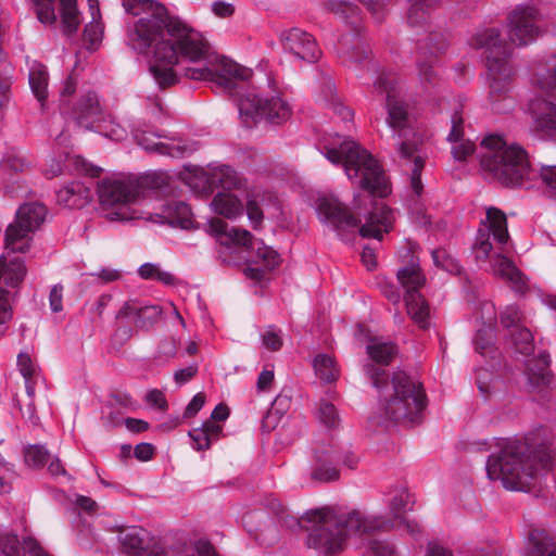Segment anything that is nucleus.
<instances>
[{"instance_id":"obj_39","label":"nucleus","mask_w":556,"mask_h":556,"mask_svg":"<svg viewBox=\"0 0 556 556\" xmlns=\"http://www.w3.org/2000/svg\"><path fill=\"white\" fill-rule=\"evenodd\" d=\"M316 376L324 382H333L339 378L340 370L334 359L327 354H319L314 359Z\"/></svg>"},{"instance_id":"obj_64","label":"nucleus","mask_w":556,"mask_h":556,"mask_svg":"<svg viewBox=\"0 0 556 556\" xmlns=\"http://www.w3.org/2000/svg\"><path fill=\"white\" fill-rule=\"evenodd\" d=\"M198 372V366L197 365H190L186 368H181L177 370L174 375V379L177 384H184L191 380Z\"/></svg>"},{"instance_id":"obj_25","label":"nucleus","mask_w":556,"mask_h":556,"mask_svg":"<svg viewBox=\"0 0 556 556\" xmlns=\"http://www.w3.org/2000/svg\"><path fill=\"white\" fill-rule=\"evenodd\" d=\"M156 222L177 225L188 228L191 224V210L181 201L172 200L162 205L161 213H156Z\"/></svg>"},{"instance_id":"obj_35","label":"nucleus","mask_w":556,"mask_h":556,"mask_svg":"<svg viewBox=\"0 0 556 556\" xmlns=\"http://www.w3.org/2000/svg\"><path fill=\"white\" fill-rule=\"evenodd\" d=\"M367 354L374 362L380 365H389L397 355V348L392 342L370 339L367 345Z\"/></svg>"},{"instance_id":"obj_58","label":"nucleus","mask_w":556,"mask_h":556,"mask_svg":"<svg viewBox=\"0 0 556 556\" xmlns=\"http://www.w3.org/2000/svg\"><path fill=\"white\" fill-rule=\"evenodd\" d=\"M194 551L198 556H218L215 546L205 538H199L193 541Z\"/></svg>"},{"instance_id":"obj_51","label":"nucleus","mask_w":556,"mask_h":556,"mask_svg":"<svg viewBox=\"0 0 556 556\" xmlns=\"http://www.w3.org/2000/svg\"><path fill=\"white\" fill-rule=\"evenodd\" d=\"M247 215L254 229H257L262 225L264 215L255 197H251L247 201Z\"/></svg>"},{"instance_id":"obj_41","label":"nucleus","mask_w":556,"mask_h":556,"mask_svg":"<svg viewBox=\"0 0 556 556\" xmlns=\"http://www.w3.org/2000/svg\"><path fill=\"white\" fill-rule=\"evenodd\" d=\"M139 276L146 280H155L166 286L176 283V277L154 263H146L138 269Z\"/></svg>"},{"instance_id":"obj_27","label":"nucleus","mask_w":556,"mask_h":556,"mask_svg":"<svg viewBox=\"0 0 556 556\" xmlns=\"http://www.w3.org/2000/svg\"><path fill=\"white\" fill-rule=\"evenodd\" d=\"M118 542L124 553L138 556L148 548L149 535L142 528L127 527L119 530Z\"/></svg>"},{"instance_id":"obj_32","label":"nucleus","mask_w":556,"mask_h":556,"mask_svg":"<svg viewBox=\"0 0 556 556\" xmlns=\"http://www.w3.org/2000/svg\"><path fill=\"white\" fill-rule=\"evenodd\" d=\"M535 83L543 91L556 96V55H552L535 68Z\"/></svg>"},{"instance_id":"obj_47","label":"nucleus","mask_w":556,"mask_h":556,"mask_svg":"<svg viewBox=\"0 0 556 556\" xmlns=\"http://www.w3.org/2000/svg\"><path fill=\"white\" fill-rule=\"evenodd\" d=\"M523 315L516 305H508L501 313V324L510 330H517L518 328L525 327L522 325Z\"/></svg>"},{"instance_id":"obj_37","label":"nucleus","mask_w":556,"mask_h":556,"mask_svg":"<svg viewBox=\"0 0 556 556\" xmlns=\"http://www.w3.org/2000/svg\"><path fill=\"white\" fill-rule=\"evenodd\" d=\"M29 85L39 102H43L48 94V72L40 63H35L29 71Z\"/></svg>"},{"instance_id":"obj_49","label":"nucleus","mask_w":556,"mask_h":556,"mask_svg":"<svg viewBox=\"0 0 556 556\" xmlns=\"http://www.w3.org/2000/svg\"><path fill=\"white\" fill-rule=\"evenodd\" d=\"M539 177L542 185L545 187L551 195L556 194V166L555 165H542L539 172H535V177Z\"/></svg>"},{"instance_id":"obj_55","label":"nucleus","mask_w":556,"mask_h":556,"mask_svg":"<svg viewBox=\"0 0 556 556\" xmlns=\"http://www.w3.org/2000/svg\"><path fill=\"white\" fill-rule=\"evenodd\" d=\"M420 304L414 305V311L416 312L417 316H413V314H407L410 316V318L418 324L421 328H426L428 325V316H429V308L425 301V299L420 295Z\"/></svg>"},{"instance_id":"obj_3","label":"nucleus","mask_w":556,"mask_h":556,"mask_svg":"<svg viewBox=\"0 0 556 556\" xmlns=\"http://www.w3.org/2000/svg\"><path fill=\"white\" fill-rule=\"evenodd\" d=\"M365 370L379 391L378 422H420L427 401L425 390L418 381L401 370L394 372L390 380L386 370L370 364L365 366Z\"/></svg>"},{"instance_id":"obj_54","label":"nucleus","mask_w":556,"mask_h":556,"mask_svg":"<svg viewBox=\"0 0 556 556\" xmlns=\"http://www.w3.org/2000/svg\"><path fill=\"white\" fill-rule=\"evenodd\" d=\"M367 10L371 13L374 18L378 22L382 21L386 15V8L390 0H359Z\"/></svg>"},{"instance_id":"obj_17","label":"nucleus","mask_w":556,"mask_h":556,"mask_svg":"<svg viewBox=\"0 0 556 556\" xmlns=\"http://www.w3.org/2000/svg\"><path fill=\"white\" fill-rule=\"evenodd\" d=\"M396 277L401 286L405 289V302L407 312L417 316L414 311L415 304H420L419 289L424 287L426 278L420 271L419 264L414 260L406 266L401 267Z\"/></svg>"},{"instance_id":"obj_48","label":"nucleus","mask_w":556,"mask_h":556,"mask_svg":"<svg viewBox=\"0 0 556 556\" xmlns=\"http://www.w3.org/2000/svg\"><path fill=\"white\" fill-rule=\"evenodd\" d=\"M41 23L52 24L56 21L54 0H31Z\"/></svg>"},{"instance_id":"obj_13","label":"nucleus","mask_w":556,"mask_h":556,"mask_svg":"<svg viewBox=\"0 0 556 556\" xmlns=\"http://www.w3.org/2000/svg\"><path fill=\"white\" fill-rule=\"evenodd\" d=\"M238 110L242 122L247 125L252 124L257 116L280 124L291 115L289 104L279 96L262 97L253 92H248L240 98Z\"/></svg>"},{"instance_id":"obj_12","label":"nucleus","mask_w":556,"mask_h":556,"mask_svg":"<svg viewBox=\"0 0 556 556\" xmlns=\"http://www.w3.org/2000/svg\"><path fill=\"white\" fill-rule=\"evenodd\" d=\"M47 216V208L42 203L29 202L21 205L15 219L4 233L7 253H26L33 243V235L40 228Z\"/></svg>"},{"instance_id":"obj_50","label":"nucleus","mask_w":556,"mask_h":556,"mask_svg":"<svg viewBox=\"0 0 556 556\" xmlns=\"http://www.w3.org/2000/svg\"><path fill=\"white\" fill-rule=\"evenodd\" d=\"M494 337V328L492 326L479 329L475 337L476 351L484 354L492 346Z\"/></svg>"},{"instance_id":"obj_38","label":"nucleus","mask_w":556,"mask_h":556,"mask_svg":"<svg viewBox=\"0 0 556 556\" xmlns=\"http://www.w3.org/2000/svg\"><path fill=\"white\" fill-rule=\"evenodd\" d=\"M60 4L64 33L72 35L77 31L80 25L77 0H60Z\"/></svg>"},{"instance_id":"obj_18","label":"nucleus","mask_w":556,"mask_h":556,"mask_svg":"<svg viewBox=\"0 0 556 556\" xmlns=\"http://www.w3.org/2000/svg\"><path fill=\"white\" fill-rule=\"evenodd\" d=\"M451 121V131L447 140L453 144L452 154L457 161H464L475 152V143L469 139H464V119L462 115V104L454 102L452 112L448 115Z\"/></svg>"},{"instance_id":"obj_30","label":"nucleus","mask_w":556,"mask_h":556,"mask_svg":"<svg viewBox=\"0 0 556 556\" xmlns=\"http://www.w3.org/2000/svg\"><path fill=\"white\" fill-rule=\"evenodd\" d=\"M533 361L527 362V376L529 384L533 389H541L546 387L551 381V375L548 371L549 366V357L545 353H541L539 355L538 361H535L534 366H532Z\"/></svg>"},{"instance_id":"obj_5","label":"nucleus","mask_w":556,"mask_h":556,"mask_svg":"<svg viewBox=\"0 0 556 556\" xmlns=\"http://www.w3.org/2000/svg\"><path fill=\"white\" fill-rule=\"evenodd\" d=\"M319 149L329 162L343 166L350 180H354L370 194L386 197L390 192L378 161L354 140L334 135L324 138Z\"/></svg>"},{"instance_id":"obj_36","label":"nucleus","mask_w":556,"mask_h":556,"mask_svg":"<svg viewBox=\"0 0 556 556\" xmlns=\"http://www.w3.org/2000/svg\"><path fill=\"white\" fill-rule=\"evenodd\" d=\"M91 13V22H89L84 30V37L91 47L97 46L103 36V24L101 23V14L98 0H88Z\"/></svg>"},{"instance_id":"obj_31","label":"nucleus","mask_w":556,"mask_h":556,"mask_svg":"<svg viewBox=\"0 0 556 556\" xmlns=\"http://www.w3.org/2000/svg\"><path fill=\"white\" fill-rule=\"evenodd\" d=\"M208 182L211 186L222 187L226 190L238 189L242 185L239 174L228 165H219L210 172Z\"/></svg>"},{"instance_id":"obj_52","label":"nucleus","mask_w":556,"mask_h":556,"mask_svg":"<svg viewBox=\"0 0 556 556\" xmlns=\"http://www.w3.org/2000/svg\"><path fill=\"white\" fill-rule=\"evenodd\" d=\"M432 258L438 267H442L444 270L451 273H459L458 264L451 258L445 251L435 250L432 252Z\"/></svg>"},{"instance_id":"obj_29","label":"nucleus","mask_w":556,"mask_h":556,"mask_svg":"<svg viewBox=\"0 0 556 556\" xmlns=\"http://www.w3.org/2000/svg\"><path fill=\"white\" fill-rule=\"evenodd\" d=\"M212 210L228 219L242 215L243 205L238 197L230 192H218L211 202Z\"/></svg>"},{"instance_id":"obj_4","label":"nucleus","mask_w":556,"mask_h":556,"mask_svg":"<svg viewBox=\"0 0 556 556\" xmlns=\"http://www.w3.org/2000/svg\"><path fill=\"white\" fill-rule=\"evenodd\" d=\"M379 93L386 94L387 124L394 131V139L399 156L412 163L410 187L415 194L422 191L420 173L425 165L422 156L417 154V146L410 140L415 130L408 113L407 103L402 99V88L396 74L382 72L375 81Z\"/></svg>"},{"instance_id":"obj_53","label":"nucleus","mask_w":556,"mask_h":556,"mask_svg":"<svg viewBox=\"0 0 556 556\" xmlns=\"http://www.w3.org/2000/svg\"><path fill=\"white\" fill-rule=\"evenodd\" d=\"M189 437L193 442V447L198 451H204L210 448L211 440L207 437V432L203 429V427L194 428L189 431Z\"/></svg>"},{"instance_id":"obj_56","label":"nucleus","mask_w":556,"mask_h":556,"mask_svg":"<svg viewBox=\"0 0 556 556\" xmlns=\"http://www.w3.org/2000/svg\"><path fill=\"white\" fill-rule=\"evenodd\" d=\"M17 366L20 372L25 379H31L36 372V368L31 362V358L26 353H21L17 356Z\"/></svg>"},{"instance_id":"obj_26","label":"nucleus","mask_w":556,"mask_h":556,"mask_svg":"<svg viewBox=\"0 0 556 556\" xmlns=\"http://www.w3.org/2000/svg\"><path fill=\"white\" fill-rule=\"evenodd\" d=\"M92 199L91 189L81 181H73L58 192L60 203L72 208H81Z\"/></svg>"},{"instance_id":"obj_11","label":"nucleus","mask_w":556,"mask_h":556,"mask_svg":"<svg viewBox=\"0 0 556 556\" xmlns=\"http://www.w3.org/2000/svg\"><path fill=\"white\" fill-rule=\"evenodd\" d=\"M207 231L223 245L251 248L255 245L250 231L242 228H228V224L219 218H212ZM255 258L245 269L248 277L260 280L264 275L278 266L280 257L270 247L256 242Z\"/></svg>"},{"instance_id":"obj_19","label":"nucleus","mask_w":556,"mask_h":556,"mask_svg":"<svg viewBox=\"0 0 556 556\" xmlns=\"http://www.w3.org/2000/svg\"><path fill=\"white\" fill-rule=\"evenodd\" d=\"M162 309L157 305H147L136 299L126 301L117 312L116 318H129L136 327L147 329L159 320Z\"/></svg>"},{"instance_id":"obj_45","label":"nucleus","mask_w":556,"mask_h":556,"mask_svg":"<svg viewBox=\"0 0 556 556\" xmlns=\"http://www.w3.org/2000/svg\"><path fill=\"white\" fill-rule=\"evenodd\" d=\"M318 420L324 424L327 428H336L339 422V414L334 405L327 401H320L316 412Z\"/></svg>"},{"instance_id":"obj_7","label":"nucleus","mask_w":556,"mask_h":556,"mask_svg":"<svg viewBox=\"0 0 556 556\" xmlns=\"http://www.w3.org/2000/svg\"><path fill=\"white\" fill-rule=\"evenodd\" d=\"M471 45L484 49L492 110L497 113L509 111L514 105L510 91L516 75L510 62V48L503 41L496 28L478 31L471 39Z\"/></svg>"},{"instance_id":"obj_16","label":"nucleus","mask_w":556,"mask_h":556,"mask_svg":"<svg viewBox=\"0 0 556 556\" xmlns=\"http://www.w3.org/2000/svg\"><path fill=\"white\" fill-rule=\"evenodd\" d=\"M318 218L341 235L358 226L357 217L333 195H324L317 202Z\"/></svg>"},{"instance_id":"obj_28","label":"nucleus","mask_w":556,"mask_h":556,"mask_svg":"<svg viewBox=\"0 0 556 556\" xmlns=\"http://www.w3.org/2000/svg\"><path fill=\"white\" fill-rule=\"evenodd\" d=\"M407 23L410 27L419 28L426 26L431 13L440 5V0H407Z\"/></svg>"},{"instance_id":"obj_6","label":"nucleus","mask_w":556,"mask_h":556,"mask_svg":"<svg viewBox=\"0 0 556 556\" xmlns=\"http://www.w3.org/2000/svg\"><path fill=\"white\" fill-rule=\"evenodd\" d=\"M508 240L506 215L496 207H489L473 245L475 257L479 262L489 261L494 276L504 279L517 292H522L527 286L522 274L515 263L504 255V247Z\"/></svg>"},{"instance_id":"obj_14","label":"nucleus","mask_w":556,"mask_h":556,"mask_svg":"<svg viewBox=\"0 0 556 556\" xmlns=\"http://www.w3.org/2000/svg\"><path fill=\"white\" fill-rule=\"evenodd\" d=\"M540 21L541 14L536 7H517L507 18L509 42L516 47H525L535 41L542 34Z\"/></svg>"},{"instance_id":"obj_22","label":"nucleus","mask_w":556,"mask_h":556,"mask_svg":"<svg viewBox=\"0 0 556 556\" xmlns=\"http://www.w3.org/2000/svg\"><path fill=\"white\" fill-rule=\"evenodd\" d=\"M0 548L3 556H48L36 539L26 536L21 542L13 533L0 535Z\"/></svg>"},{"instance_id":"obj_44","label":"nucleus","mask_w":556,"mask_h":556,"mask_svg":"<svg viewBox=\"0 0 556 556\" xmlns=\"http://www.w3.org/2000/svg\"><path fill=\"white\" fill-rule=\"evenodd\" d=\"M509 337L515 350L526 356H529L533 352V337L529 329L526 327L518 328L517 330H510Z\"/></svg>"},{"instance_id":"obj_62","label":"nucleus","mask_w":556,"mask_h":556,"mask_svg":"<svg viewBox=\"0 0 556 556\" xmlns=\"http://www.w3.org/2000/svg\"><path fill=\"white\" fill-rule=\"evenodd\" d=\"M12 318V309L8 292L0 290V324H5Z\"/></svg>"},{"instance_id":"obj_23","label":"nucleus","mask_w":556,"mask_h":556,"mask_svg":"<svg viewBox=\"0 0 556 556\" xmlns=\"http://www.w3.org/2000/svg\"><path fill=\"white\" fill-rule=\"evenodd\" d=\"M12 253H4L0 256V290L2 287L18 288L24 281L27 268L22 257H11Z\"/></svg>"},{"instance_id":"obj_60","label":"nucleus","mask_w":556,"mask_h":556,"mask_svg":"<svg viewBox=\"0 0 556 556\" xmlns=\"http://www.w3.org/2000/svg\"><path fill=\"white\" fill-rule=\"evenodd\" d=\"M146 401L149 405L157 407L162 410L166 409L167 402L162 391L154 389L147 393Z\"/></svg>"},{"instance_id":"obj_63","label":"nucleus","mask_w":556,"mask_h":556,"mask_svg":"<svg viewBox=\"0 0 556 556\" xmlns=\"http://www.w3.org/2000/svg\"><path fill=\"white\" fill-rule=\"evenodd\" d=\"M212 12L222 18L229 17L235 12V7L231 3L225 1H215L212 4Z\"/></svg>"},{"instance_id":"obj_57","label":"nucleus","mask_w":556,"mask_h":556,"mask_svg":"<svg viewBox=\"0 0 556 556\" xmlns=\"http://www.w3.org/2000/svg\"><path fill=\"white\" fill-rule=\"evenodd\" d=\"M263 344L271 351H278L282 345V340L279 333L269 327L263 334Z\"/></svg>"},{"instance_id":"obj_46","label":"nucleus","mask_w":556,"mask_h":556,"mask_svg":"<svg viewBox=\"0 0 556 556\" xmlns=\"http://www.w3.org/2000/svg\"><path fill=\"white\" fill-rule=\"evenodd\" d=\"M24 458L28 466L38 468L43 466V464L50 459V454L45 446L35 444L25 447Z\"/></svg>"},{"instance_id":"obj_59","label":"nucleus","mask_w":556,"mask_h":556,"mask_svg":"<svg viewBox=\"0 0 556 556\" xmlns=\"http://www.w3.org/2000/svg\"><path fill=\"white\" fill-rule=\"evenodd\" d=\"M63 300V287L60 285H55L49 294L50 308L54 313H59L63 309L62 305Z\"/></svg>"},{"instance_id":"obj_2","label":"nucleus","mask_w":556,"mask_h":556,"mask_svg":"<svg viewBox=\"0 0 556 556\" xmlns=\"http://www.w3.org/2000/svg\"><path fill=\"white\" fill-rule=\"evenodd\" d=\"M299 525L307 533L306 546L319 554L330 556L351 548L364 556H392L397 553L391 541L372 536L376 531L393 528V521L383 516L357 509L342 513L321 507L306 511Z\"/></svg>"},{"instance_id":"obj_9","label":"nucleus","mask_w":556,"mask_h":556,"mask_svg":"<svg viewBox=\"0 0 556 556\" xmlns=\"http://www.w3.org/2000/svg\"><path fill=\"white\" fill-rule=\"evenodd\" d=\"M485 152L481 167L492 179L507 187L523 186L534 180L528 153L518 144H507L500 136H489L482 141Z\"/></svg>"},{"instance_id":"obj_15","label":"nucleus","mask_w":556,"mask_h":556,"mask_svg":"<svg viewBox=\"0 0 556 556\" xmlns=\"http://www.w3.org/2000/svg\"><path fill=\"white\" fill-rule=\"evenodd\" d=\"M280 42L285 53L294 60L314 63L320 58L321 51L316 39L301 28L293 27L282 31Z\"/></svg>"},{"instance_id":"obj_24","label":"nucleus","mask_w":556,"mask_h":556,"mask_svg":"<svg viewBox=\"0 0 556 556\" xmlns=\"http://www.w3.org/2000/svg\"><path fill=\"white\" fill-rule=\"evenodd\" d=\"M393 223V214L384 205L375 204L369 213L366 223L359 228V233L364 238H375L381 240L383 232H388Z\"/></svg>"},{"instance_id":"obj_8","label":"nucleus","mask_w":556,"mask_h":556,"mask_svg":"<svg viewBox=\"0 0 556 556\" xmlns=\"http://www.w3.org/2000/svg\"><path fill=\"white\" fill-rule=\"evenodd\" d=\"M168 179L164 173L103 179L98 184L101 210L112 222L136 219L138 215L131 205L144 198L148 191L167 186Z\"/></svg>"},{"instance_id":"obj_43","label":"nucleus","mask_w":556,"mask_h":556,"mask_svg":"<svg viewBox=\"0 0 556 556\" xmlns=\"http://www.w3.org/2000/svg\"><path fill=\"white\" fill-rule=\"evenodd\" d=\"M412 495L404 486L395 488L391 491L390 509L394 517L397 519L402 514L410 509Z\"/></svg>"},{"instance_id":"obj_20","label":"nucleus","mask_w":556,"mask_h":556,"mask_svg":"<svg viewBox=\"0 0 556 556\" xmlns=\"http://www.w3.org/2000/svg\"><path fill=\"white\" fill-rule=\"evenodd\" d=\"M76 124L85 129L99 127V123L103 121V113L94 92H88L83 96L72 112Z\"/></svg>"},{"instance_id":"obj_10","label":"nucleus","mask_w":556,"mask_h":556,"mask_svg":"<svg viewBox=\"0 0 556 556\" xmlns=\"http://www.w3.org/2000/svg\"><path fill=\"white\" fill-rule=\"evenodd\" d=\"M528 451L529 446L520 441L505 444L498 455H491L488 459L489 479L500 481L507 490L529 492L538 469Z\"/></svg>"},{"instance_id":"obj_61","label":"nucleus","mask_w":556,"mask_h":556,"mask_svg":"<svg viewBox=\"0 0 556 556\" xmlns=\"http://www.w3.org/2000/svg\"><path fill=\"white\" fill-rule=\"evenodd\" d=\"M418 75L422 84H434L437 81V73L431 64L418 63Z\"/></svg>"},{"instance_id":"obj_1","label":"nucleus","mask_w":556,"mask_h":556,"mask_svg":"<svg viewBox=\"0 0 556 556\" xmlns=\"http://www.w3.org/2000/svg\"><path fill=\"white\" fill-rule=\"evenodd\" d=\"M124 10L139 18L127 30V45L147 54L153 47L150 72L161 88L181 77L208 80L230 88L236 79H248L249 70L216 55L204 36L153 0H123Z\"/></svg>"},{"instance_id":"obj_40","label":"nucleus","mask_w":556,"mask_h":556,"mask_svg":"<svg viewBox=\"0 0 556 556\" xmlns=\"http://www.w3.org/2000/svg\"><path fill=\"white\" fill-rule=\"evenodd\" d=\"M324 5L326 10L353 25L358 18L357 7L346 0H325Z\"/></svg>"},{"instance_id":"obj_21","label":"nucleus","mask_w":556,"mask_h":556,"mask_svg":"<svg viewBox=\"0 0 556 556\" xmlns=\"http://www.w3.org/2000/svg\"><path fill=\"white\" fill-rule=\"evenodd\" d=\"M529 112L536 129L556 136V102L535 98L529 104Z\"/></svg>"},{"instance_id":"obj_34","label":"nucleus","mask_w":556,"mask_h":556,"mask_svg":"<svg viewBox=\"0 0 556 556\" xmlns=\"http://www.w3.org/2000/svg\"><path fill=\"white\" fill-rule=\"evenodd\" d=\"M316 467L312 472V478L318 481H333L339 478L338 470L330 466L332 460V452L328 450L319 451L315 453Z\"/></svg>"},{"instance_id":"obj_33","label":"nucleus","mask_w":556,"mask_h":556,"mask_svg":"<svg viewBox=\"0 0 556 556\" xmlns=\"http://www.w3.org/2000/svg\"><path fill=\"white\" fill-rule=\"evenodd\" d=\"M528 546L532 556H556V538L543 530L531 531Z\"/></svg>"},{"instance_id":"obj_42","label":"nucleus","mask_w":556,"mask_h":556,"mask_svg":"<svg viewBox=\"0 0 556 556\" xmlns=\"http://www.w3.org/2000/svg\"><path fill=\"white\" fill-rule=\"evenodd\" d=\"M136 139L138 143L147 151L156 152L159 154L168 155L172 157H179L184 153V150L179 146L152 141L144 135H136Z\"/></svg>"}]
</instances>
